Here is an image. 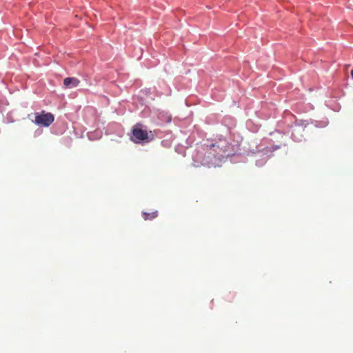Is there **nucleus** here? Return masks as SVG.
Returning a JSON list of instances; mask_svg holds the SVG:
<instances>
[{
	"mask_svg": "<svg viewBox=\"0 0 353 353\" xmlns=\"http://www.w3.org/2000/svg\"><path fill=\"white\" fill-rule=\"evenodd\" d=\"M351 75H352V78H353V69H352V71H351Z\"/></svg>",
	"mask_w": 353,
	"mask_h": 353,
	"instance_id": "obj_6",
	"label": "nucleus"
},
{
	"mask_svg": "<svg viewBox=\"0 0 353 353\" xmlns=\"http://www.w3.org/2000/svg\"><path fill=\"white\" fill-rule=\"evenodd\" d=\"M80 81L75 77H66L63 79V84L66 88H75L79 85Z\"/></svg>",
	"mask_w": 353,
	"mask_h": 353,
	"instance_id": "obj_4",
	"label": "nucleus"
},
{
	"mask_svg": "<svg viewBox=\"0 0 353 353\" xmlns=\"http://www.w3.org/2000/svg\"><path fill=\"white\" fill-rule=\"evenodd\" d=\"M54 120V115L50 112L42 111L40 113L35 114L34 123L38 125L48 127L53 123Z\"/></svg>",
	"mask_w": 353,
	"mask_h": 353,
	"instance_id": "obj_2",
	"label": "nucleus"
},
{
	"mask_svg": "<svg viewBox=\"0 0 353 353\" xmlns=\"http://www.w3.org/2000/svg\"><path fill=\"white\" fill-rule=\"evenodd\" d=\"M142 215L145 220H152L157 216L158 212L157 211L151 213L143 212Z\"/></svg>",
	"mask_w": 353,
	"mask_h": 353,
	"instance_id": "obj_5",
	"label": "nucleus"
},
{
	"mask_svg": "<svg viewBox=\"0 0 353 353\" xmlns=\"http://www.w3.org/2000/svg\"><path fill=\"white\" fill-rule=\"evenodd\" d=\"M141 124H136L132 130L130 140L135 143H148L153 140L154 135L152 132L142 129Z\"/></svg>",
	"mask_w": 353,
	"mask_h": 353,
	"instance_id": "obj_1",
	"label": "nucleus"
},
{
	"mask_svg": "<svg viewBox=\"0 0 353 353\" xmlns=\"http://www.w3.org/2000/svg\"><path fill=\"white\" fill-rule=\"evenodd\" d=\"M305 128L303 125H297L292 126V134L291 137L295 141H300L301 139L303 137V132L305 131Z\"/></svg>",
	"mask_w": 353,
	"mask_h": 353,
	"instance_id": "obj_3",
	"label": "nucleus"
}]
</instances>
